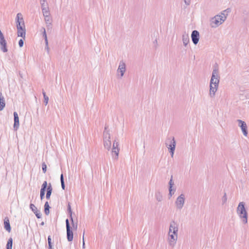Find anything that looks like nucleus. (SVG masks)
Segmentation results:
<instances>
[{
    "label": "nucleus",
    "mask_w": 249,
    "mask_h": 249,
    "mask_svg": "<svg viewBox=\"0 0 249 249\" xmlns=\"http://www.w3.org/2000/svg\"><path fill=\"white\" fill-rule=\"evenodd\" d=\"M44 20L46 24H50L52 23V19L50 15H48L47 16H44Z\"/></svg>",
    "instance_id": "b1692460"
},
{
    "label": "nucleus",
    "mask_w": 249,
    "mask_h": 249,
    "mask_svg": "<svg viewBox=\"0 0 249 249\" xmlns=\"http://www.w3.org/2000/svg\"><path fill=\"white\" fill-rule=\"evenodd\" d=\"M82 248H83V249H85V240H83Z\"/></svg>",
    "instance_id": "ea45409f"
},
{
    "label": "nucleus",
    "mask_w": 249,
    "mask_h": 249,
    "mask_svg": "<svg viewBox=\"0 0 249 249\" xmlns=\"http://www.w3.org/2000/svg\"><path fill=\"white\" fill-rule=\"evenodd\" d=\"M71 224H72V228H73V230H76L77 229V227H78L77 223H74L73 219L72 217L71 218Z\"/></svg>",
    "instance_id": "2f4dec72"
},
{
    "label": "nucleus",
    "mask_w": 249,
    "mask_h": 249,
    "mask_svg": "<svg viewBox=\"0 0 249 249\" xmlns=\"http://www.w3.org/2000/svg\"><path fill=\"white\" fill-rule=\"evenodd\" d=\"M30 208L32 210V211L34 212V213L36 215L37 218H40L41 217V214L39 211L37 210V208L35 206L34 204H30Z\"/></svg>",
    "instance_id": "dca6fc26"
},
{
    "label": "nucleus",
    "mask_w": 249,
    "mask_h": 249,
    "mask_svg": "<svg viewBox=\"0 0 249 249\" xmlns=\"http://www.w3.org/2000/svg\"><path fill=\"white\" fill-rule=\"evenodd\" d=\"M220 79L219 71L217 69L215 68L213 70L209 84L219 85Z\"/></svg>",
    "instance_id": "0eeeda50"
},
{
    "label": "nucleus",
    "mask_w": 249,
    "mask_h": 249,
    "mask_svg": "<svg viewBox=\"0 0 249 249\" xmlns=\"http://www.w3.org/2000/svg\"><path fill=\"white\" fill-rule=\"evenodd\" d=\"M13 246V239L11 237H10L7 243L6 244V249H12Z\"/></svg>",
    "instance_id": "5701e85b"
},
{
    "label": "nucleus",
    "mask_w": 249,
    "mask_h": 249,
    "mask_svg": "<svg viewBox=\"0 0 249 249\" xmlns=\"http://www.w3.org/2000/svg\"><path fill=\"white\" fill-rule=\"evenodd\" d=\"M218 88L219 85L209 84L208 92L209 97L211 98H215Z\"/></svg>",
    "instance_id": "1a4fd4ad"
},
{
    "label": "nucleus",
    "mask_w": 249,
    "mask_h": 249,
    "mask_svg": "<svg viewBox=\"0 0 249 249\" xmlns=\"http://www.w3.org/2000/svg\"><path fill=\"white\" fill-rule=\"evenodd\" d=\"M17 29V36L18 37H21L23 39H25L26 37V28L24 27H18Z\"/></svg>",
    "instance_id": "ddd939ff"
},
{
    "label": "nucleus",
    "mask_w": 249,
    "mask_h": 249,
    "mask_svg": "<svg viewBox=\"0 0 249 249\" xmlns=\"http://www.w3.org/2000/svg\"><path fill=\"white\" fill-rule=\"evenodd\" d=\"M60 181H61V187H62L63 190H65V184H64L63 174L61 175V176H60Z\"/></svg>",
    "instance_id": "7c9ffc66"
},
{
    "label": "nucleus",
    "mask_w": 249,
    "mask_h": 249,
    "mask_svg": "<svg viewBox=\"0 0 249 249\" xmlns=\"http://www.w3.org/2000/svg\"><path fill=\"white\" fill-rule=\"evenodd\" d=\"M236 213L242 225H247L249 222V214L247 203L245 201H240L236 209Z\"/></svg>",
    "instance_id": "20e7f679"
},
{
    "label": "nucleus",
    "mask_w": 249,
    "mask_h": 249,
    "mask_svg": "<svg viewBox=\"0 0 249 249\" xmlns=\"http://www.w3.org/2000/svg\"><path fill=\"white\" fill-rule=\"evenodd\" d=\"M227 196L226 193H225L222 197V201L223 204H225L227 201Z\"/></svg>",
    "instance_id": "473e14b6"
},
{
    "label": "nucleus",
    "mask_w": 249,
    "mask_h": 249,
    "mask_svg": "<svg viewBox=\"0 0 249 249\" xmlns=\"http://www.w3.org/2000/svg\"><path fill=\"white\" fill-rule=\"evenodd\" d=\"M48 246H49V249H54L53 245L52 243V240L50 236H49L48 237Z\"/></svg>",
    "instance_id": "c756f323"
},
{
    "label": "nucleus",
    "mask_w": 249,
    "mask_h": 249,
    "mask_svg": "<svg viewBox=\"0 0 249 249\" xmlns=\"http://www.w3.org/2000/svg\"><path fill=\"white\" fill-rule=\"evenodd\" d=\"M186 201V196L184 194H181L178 195L175 201V206L177 210H181L184 207Z\"/></svg>",
    "instance_id": "423d86ee"
},
{
    "label": "nucleus",
    "mask_w": 249,
    "mask_h": 249,
    "mask_svg": "<svg viewBox=\"0 0 249 249\" xmlns=\"http://www.w3.org/2000/svg\"><path fill=\"white\" fill-rule=\"evenodd\" d=\"M42 30L43 36L45 39V43H46V45H48V39H47V34H46V30L44 28H42Z\"/></svg>",
    "instance_id": "a878e982"
},
{
    "label": "nucleus",
    "mask_w": 249,
    "mask_h": 249,
    "mask_svg": "<svg viewBox=\"0 0 249 249\" xmlns=\"http://www.w3.org/2000/svg\"><path fill=\"white\" fill-rule=\"evenodd\" d=\"M126 72V64L124 61H121L119 63L116 72V76L118 79H122L125 75Z\"/></svg>",
    "instance_id": "39448f33"
},
{
    "label": "nucleus",
    "mask_w": 249,
    "mask_h": 249,
    "mask_svg": "<svg viewBox=\"0 0 249 249\" xmlns=\"http://www.w3.org/2000/svg\"><path fill=\"white\" fill-rule=\"evenodd\" d=\"M68 211H69V212L70 213V217L71 218L72 217V211H71V206L70 205H69V206H68Z\"/></svg>",
    "instance_id": "c9c22d12"
},
{
    "label": "nucleus",
    "mask_w": 249,
    "mask_h": 249,
    "mask_svg": "<svg viewBox=\"0 0 249 249\" xmlns=\"http://www.w3.org/2000/svg\"><path fill=\"white\" fill-rule=\"evenodd\" d=\"M43 98H44V102L45 105L46 106L48 105L49 102V97L46 95L45 92H43Z\"/></svg>",
    "instance_id": "c85d7f7f"
},
{
    "label": "nucleus",
    "mask_w": 249,
    "mask_h": 249,
    "mask_svg": "<svg viewBox=\"0 0 249 249\" xmlns=\"http://www.w3.org/2000/svg\"><path fill=\"white\" fill-rule=\"evenodd\" d=\"M178 225L175 221H171L168 227L166 241L168 246L174 248L176 246L178 238Z\"/></svg>",
    "instance_id": "f03ea898"
},
{
    "label": "nucleus",
    "mask_w": 249,
    "mask_h": 249,
    "mask_svg": "<svg viewBox=\"0 0 249 249\" xmlns=\"http://www.w3.org/2000/svg\"><path fill=\"white\" fill-rule=\"evenodd\" d=\"M44 208H45V209H44L45 213L47 215H48L49 214V213H50V211H49L50 206H49V203L48 202H46L45 203Z\"/></svg>",
    "instance_id": "393cba45"
},
{
    "label": "nucleus",
    "mask_w": 249,
    "mask_h": 249,
    "mask_svg": "<svg viewBox=\"0 0 249 249\" xmlns=\"http://www.w3.org/2000/svg\"><path fill=\"white\" fill-rule=\"evenodd\" d=\"M41 225H44V222H43L41 223Z\"/></svg>",
    "instance_id": "79ce46f5"
},
{
    "label": "nucleus",
    "mask_w": 249,
    "mask_h": 249,
    "mask_svg": "<svg viewBox=\"0 0 249 249\" xmlns=\"http://www.w3.org/2000/svg\"><path fill=\"white\" fill-rule=\"evenodd\" d=\"M169 196L170 197H172V196L174 194L175 190L173 189V185L174 183L172 179H171L169 182Z\"/></svg>",
    "instance_id": "a211bd4d"
},
{
    "label": "nucleus",
    "mask_w": 249,
    "mask_h": 249,
    "mask_svg": "<svg viewBox=\"0 0 249 249\" xmlns=\"http://www.w3.org/2000/svg\"><path fill=\"white\" fill-rule=\"evenodd\" d=\"M238 126L241 128L242 132L245 137H247L248 135V127L245 122L241 120H237Z\"/></svg>",
    "instance_id": "9d476101"
},
{
    "label": "nucleus",
    "mask_w": 249,
    "mask_h": 249,
    "mask_svg": "<svg viewBox=\"0 0 249 249\" xmlns=\"http://www.w3.org/2000/svg\"><path fill=\"white\" fill-rule=\"evenodd\" d=\"M53 188L52 187V185L51 183L49 184L48 187L47 188V194H46V198L47 199H49L50 198V196L51 195L52 192Z\"/></svg>",
    "instance_id": "412c9836"
},
{
    "label": "nucleus",
    "mask_w": 249,
    "mask_h": 249,
    "mask_svg": "<svg viewBox=\"0 0 249 249\" xmlns=\"http://www.w3.org/2000/svg\"><path fill=\"white\" fill-rule=\"evenodd\" d=\"M42 168L43 173H45L47 171V165L44 162L42 164Z\"/></svg>",
    "instance_id": "72a5a7b5"
},
{
    "label": "nucleus",
    "mask_w": 249,
    "mask_h": 249,
    "mask_svg": "<svg viewBox=\"0 0 249 249\" xmlns=\"http://www.w3.org/2000/svg\"><path fill=\"white\" fill-rule=\"evenodd\" d=\"M67 229V237L68 241H72L73 240V232L71 230L70 228H68Z\"/></svg>",
    "instance_id": "6ab92c4d"
},
{
    "label": "nucleus",
    "mask_w": 249,
    "mask_h": 249,
    "mask_svg": "<svg viewBox=\"0 0 249 249\" xmlns=\"http://www.w3.org/2000/svg\"><path fill=\"white\" fill-rule=\"evenodd\" d=\"M45 193H40V198L42 199L44 196Z\"/></svg>",
    "instance_id": "58836bf2"
},
{
    "label": "nucleus",
    "mask_w": 249,
    "mask_h": 249,
    "mask_svg": "<svg viewBox=\"0 0 249 249\" xmlns=\"http://www.w3.org/2000/svg\"><path fill=\"white\" fill-rule=\"evenodd\" d=\"M24 44V41L23 39H20L18 41V45L21 48L22 47Z\"/></svg>",
    "instance_id": "f704fd0d"
},
{
    "label": "nucleus",
    "mask_w": 249,
    "mask_h": 249,
    "mask_svg": "<svg viewBox=\"0 0 249 249\" xmlns=\"http://www.w3.org/2000/svg\"><path fill=\"white\" fill-rule=\"evenodd\" d=\"M103 143L106 149L111 151L112 158L117 160L120 151L119 143L116 140H114L111 147V134L109 130L107 128H105L103 132Z\"/></svg>",
    "instance_id": "f257e3e1"
},
{
    "label": "nucleus",
    "mask_w": 249,
    "mask_h": 249,
    "mask_svg": "<svg viewBox=\"0 0 249 249\" xmlns=\"http://www.w3.org/2000/svg\"><path fill=\"white\" fill-rule=\"evenodd\" d=\"M42 11L43 16L50 15L49 8L45 2L42 4Z\"/></svg>",
    "instance_id": "2eb2a0df"
},
{
    "label": "nucleus",
    "mask_w": 249,
    "mask_h": 249,
    "mask_svg": "<svg viewBox=\"0 0 249 249\" xmlns=\"http://www.w3.org/2000/svg\"><path fill=\"white\" fill-rule=\"evenodd\" d=\"M231 12L230 8H227L210 19V26L212 28H216L222 25L227 20L229 14Z\"/></svg>",
    "instance_id": "7ed1b4c3"
},
{
    "label": "nucleus",
    "mask_w": 249,
    "mask_h": 249,
    "mask_svg": "<svg viewBox=\"0 0 249 249\" xmlns=\"http://www.w3.org/2000/svg\"><path fill=\"white\" fill-rule=\"evenodd\" d=\"M181 38L183 46L186 47L190 43L189 35L187 34H184L182 35Z\"/></svg>",
    "instance_id": "f3484780"
},
{
    "label": "nucleus",
    "mask_w": 249,
    "mask_h": 249,
    "mask_svg": "<svg viewBox=\"0 0 249 249\" xmlns=\"http://www.w3.org/2000/svg\"><path fill=\"white\" fill-rule=\"evenodd\" d=\"M14 128L15 130H17L19 126V118L18 116V114L17 112H14Z\"/></svg>",
    "instance_id": "4468645a"
},
{
    "label": "nucleus",
    "mask_w": 249,
    "mask_h": 249,
    "mask_svg": "<svg viewBox=\"0 0 249 249\" xmlns=\"http://www.w3.org/2000/svg\"><path fill=\"white\" fill-rule=\"evenodd\" d=\"M4 228L8 232L11 231V227L8 220L4 221Z\"/></svg>",
    "instance_id": "4be33fe9"
},
{
    "label": "nucleus",
    "mask_w": 249,
    "mask_h": 249,
    "mask_svg": "<svg viewBox=\"0 0 249 249\" xmlns=\"http://www.w3.org/2000/svg\"><path fill=\"white\" fill-rule=\"evenodd\" d=\"M5 106L4 98L2 96L1 92H0V111L3 109Z\"/></svg>",
    "instance_id": "aec40b11"
},
{
    "label": "nucleus",
    "mask_w": 249,
    "mask_h": 249,
    "mask_svg": "<svg viewBox=\"0 0 249 249\" xmlns=\"http://www.w3.org/2000/svg\"><path fill=\"white\" fill-rule=\"evenodd\" d=\"M47 182L44 181L42 185L41 189L40 190V193H45V190L47 188Z\"/></svg>",
    "instance_id": "bb28decb"
},
{
    "label": "nucleus",
    "mask_w": 249,
    "mask_h": 249,
    "mask_svg": "<svg viewBox=\"0 0 249 249\" xmlns=\"http://www.w3.org/2000/svg\"><path fill=\"white\" fill-rule=\"evenodd\" d=\"M83 240H84V233H83Z\"/></svg>",
    "instance_id": "a19ab883"
},
{
    "label": "nucleus",
    "mask_w": 249,
    "mask_h": 249,
    "mask_svg": "<svg viewBox=\"0 0 249 249\" xmlns=\"http://www.w3.org/2000/svg\"><path fill=\"white\" fill-rule=\"evenodd\" d=\"M156 198L158 201H161L162 200L163 197L160 193H157L155 195Z\"/></svg>",
    "instance_id": "cd10ccee"
},
{
    "label": "nucleus",
    "mask_w": 249,
    "mask_h": 249,
    "mask_svg": "<svg viewBox=\"0 0 249 249\" xmlns=\"http://www.w3.org/2000/svg\"><path fill=\"white\" fill-rule=\"evenodd\" d=\"M16 23L17 28L25 27L23 16L20 13H18L17 14Z\"/></svg>",
    "instance_id": "9b49d317"
},
{
    "label": "nucleus",
    "mask_w": 249,
    "mask_h": 249,
    "mask_svg": "<svg viewBox=\"0 0 249 249\" xmlns=\"http://www.w3.org/2000/svg\"><path fill=\"white\" fill-rule=\"evenodd\" d=\"M66 229L70 228V226L69 224V220L67 219L66 220Z\"/></svg>",
    "instance_id": "e433bc0d"
},
{
    "label": "nucleus",
    "mask_w": 249,
    "mask_h": 249,
    "mask_svg": "<svg viewBox=\"0 0 249 249\" xmlns=\"http://www.w3.org/2000/svg\"><path fill=\"white\" fill-rule=\"evenodd\" d=\"M184 2L187 5H189L191 3V0H184Z\"/></svg>",
    "instance_id": "4c0bfd02"
},
{
    "label": "nucleus",
    "mask_w": 249,
    "mask_h": 249,
    "mask_svg": "<svg viewBox=\"0 0 249 249\" xmlns=\"http://www.w3.org/2000/svg\"><path fill=\"white\" fill-rule=\"evenodd\" d=\"M192 41L193 44L196 45L200 39V34L197 30H194L192 31L191 35Z\"/></svg>",
    "instance_id": "f8f14e48"
},
{
    "label": "nucleus",
    "mask_w": 249,
    "mask_h": 249,
    "mask_svg": "<svg viewBox=\"0 0 249 249\" xmlns=\"http://www.w3.org/2000/svg\"><path fill=\"white\" fill-rule=\"evenodd\" d=\"M176 145V142L174 138L168 139V142L166 143V146L168 148L172 158H173L174 155Z\"/></svg>",
    "instance_id": "6e6552de"
}]
</instances>
